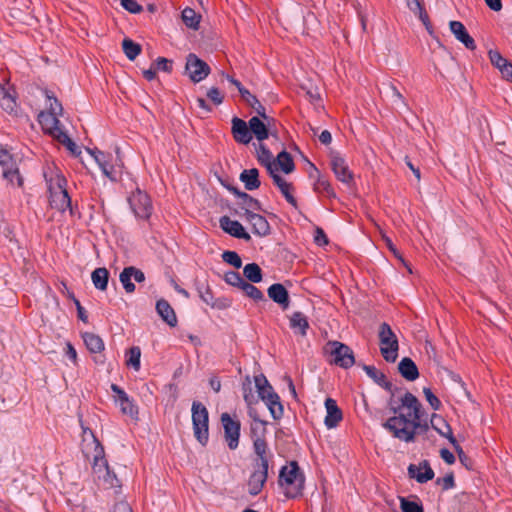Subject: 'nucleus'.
<instances>
[{
	"instance_id": "2f4dec72",
	"label": "nucleus",
	"mask_w": 512,
	"mask_h": 512,
	"mask_svg": "<svg viewBox=\"0 0 512 512\" xmlns=\"http://www.w3.org/2000/svg\"><path fill=\"white\" fill-rule=\"evenodd\" d=\"M257 160L262 166L266 168L268 174H272L274 171H278V167L273 161L271 151L266 147V145L262 143L259 144L257 149Z\"/></svg>"
},
{
	"instance_id": "603ef678",
	"label": "nucleus",
	"mask_w": 512,
	"mask_h": 512,
	"mask_svg": "<svg viewBox=\"0 0 512 512\" xmlns=\"http://www.w3.org/2000/svg\"><path fill=\"white\" fill-rule=\"evenodd\" d=\"M43 95L49 101V108L47 112H52V109L55 111V116L59 117L62 115L63 107L59 100L55 97L54 93L48 89L42 90Z\"/></svg>"
},
{
	"instance_id": "e2e57ef3",
	"label": "nucleus",
	"mask_w": 512,
	"mask_h": 512,
	"mask_svg": "<svg viewBox=\"0 0 512 512\" xmlns=\"http://www.w3.org/2000/svg\"><path fill=\"white\" fill-rule=\"evenodd\" d=\"M155 69L170 73L173 69V61L165 57H158L155 61Z\"/></svg>"
},
{
	"instance_id": "a211bd4d",
	"label": "nucleus",
	"mask_w": 512,
	"mask_h": 512,
	"mask_svg": "<svg viewBox=\"0 0 512 512\" xmlns=\"http://www.w3.org/2000/svg\"><path fill=\"white\" fill-rule=\"evenodd\" d=\"M400 401L402 406L411 410V412L406 415L409 418V422H417L424 419V411L422 405L416 396L406 391L400 398Z\"/></svg>"
},
{
	"instance_id": "a19ab883",
	"label": "nucleus",
	"mask_w": 512,
	"mask_h": 512,
	"mask_svg": "<svg viewBox=\"0 0 512 512\" xmlns=\"http://www.w3.org/2000/svg\"><path fill=\"white\" fill-rule=\"evenodd\" d=\"M209 422L206 421H192L194 436L197 441L205 446L209 440Z\"/></svg>"
},
{
	"instance_id": "f704fd0d",
	"label": "nucleus",
	"mask_w": 512,
	"mask_h": 512,
	"mask_svg": "<svg viewBox=\"0 0 512 512\" xmlns=\"http://www.w3.org/2000/svg\"><path fill=\"white\" fill-rule=\"evenodd\" d=\"M263 402L266 404L274 420H280L283 417L284 409L277 393L268 395Z\"/></svg>"
},
{
	"instance_id": "473e14b6",
	"label": "nucleus",
	"mask_w": 512,
	"mask_h": 512,
	"mask_svg": "<svg viewBox=\"0 0 512 512\" xmlns=\"http://www.w3.org/2000/svg\"><path fill=\"white\" fill-rule=\"evenodd\" d=\"M263 120L264 119H262L260 116H253L249 120L251 134L254 135L260 142L268 139L269 137V129Z\"/></svg>"
},
{
	"instance_id": "3c124183",
	"label": "nucleus",
	"mask_w": 512,
	"mask_h": 512,
	"mask_svg": "<svg viewBox=\"0 0 512 512\" xmlns=\"http://www.w3.org/2000/svg\"><path fill=\"white\" fill-rule=\"evenodd\" d=\"M192 421H206L209 422V413L207 408L199 401L192 403Z\"/></svg>"
},
{
	"instance_id": "393cba45",
	"label": "nucleus",
	"mask_w": 512,
	"mask_h": 512,
	"mask_svg": "<svg viewBox=\"0 0 512 512\" xmlns=\"http://www.w3.org/2000/svg\"><path fill=\"white\" fill-rule=\"evenodd\" d=\"M246 221L251 225L253 234L259 237L268 236L271 232V227L267 219L258 214H249V216L245 217Z\"/></svg>"
},
{
	"instance_id": "0e129e2a",
	"label": "nucleus",
	"mask_w": 512,
	"mask_h": 512,
	"mask_svg": "<svg viewBox=\"0 0 512 512\" xmlns=\"http://www.w3.org/2000/svg\"><path fill=\"white\" fill-rule=\"evenodd\" d=\"M436 483L438 485H441L442 486V489L444 491H447V490H450L452 488H454L455 486V480H454V475L453 473H449V474H446L444 477L442 478H438L436 480Z\"/></svg>"
},
{
	"instance_id": "20e7f679",
	"label": "nucleus",
	"mask_w": 512,
	"mask_h": 512,
	"mask_svg": "<svg viewBox=\"0 0 512 512\" xmlns=\"http://www.w3.org/2000/svg\"><path fill=\"white\" fill-rule=\"evenodd\" d=\"M378 337L380 341V352L389 363H394L398 357L399 342L396 334L387 322L379 326Z\"/></svg>"
},
{
	"instance_id": "79ce46f5",
	"label": "nucleus",
	"mask_w": 512,
	"mask_h": 512,
	"mask_svg": "<svg viewBox=\"0 0 512 512\" xmlns=\"http://www.w3.org/2000/svg\"><path fill=\"white\" fill-rule=\"evenodd\" d=\"M314 191L328 198H336V193L329 180L320 174L313 184Z\"/></svg>"
},
{
	"instance_id": "8fccbe9b",
	"label": "nucleus",
	"mask_w": 512,
	"mask_h": 512,
	"mask_svg": "<svg viewBox=\"0 0 512 512\" xmlns=\"http://www.w3.org/2000/svg\"><path fill=\"white\" fill-rule=\"evenodd\" d=\"M56 139L62 143L73 156H80V147L69 137L65 131L59 132V135L56 137Z\"/></svg>"
},
{
	"instance_id": "a18cd8bd",
	"label": "nucleus",
	"mask_w": 512,
	"mask_h": 512,
	"mask_svg": "<svg viewBox=\"0 0 512 512\" xmlns=\"http://www.w3.org/2000/svg\"><path fill=\"white\" fill-rule=\"evenodd\" d=\"M241 389L246 405H255L258 403V398L253 392L252 381L249 376H246L243 380Z\"/></svg>"
},
{
	"instance_id": "58836bf2",
	"label": "nucleus",
	"mask_w": 512,
	"mask_h": 512,
	"mask_svg": "<svg viewBox=\"0 0 512 512\" xmlns=\"http://www.w3.org/2000/svg\"><path fill=\"white\" fill-rule=\"evenodd\" d=\"M91 279L96 289L105 291L108 286L109 271L105 267L96 268L91 274Z\"/></svg>"
},
{
	"instance_id": "6ab92c4d",
	"label": "nucleus",
	"mask_w": 512,
	"mask_h": 512,
	"mask_svg": "<svg viewBox=\"0 0 512 512\" xmlns=\"http://www.w3.org/2000/svg\"><path fill=\"white\" fill-rule=\"evenodd\" d=\"M220 228L227 234L245 241H249L251 236L245 231L243 225L237 221L232 220L228 216H222L219 219Z\"/></svg>"
},
{
	"instance_id": "f8f14e48",
	"label": "nucleus",
	"mask_w": 512,
	"mask_h": 512,
	"mask_svg": "<svg viewBox=\"0 0 512 512\" xmlns=\"http://www.w3.org/2000/svg\"><path fill=\"white\" fill-rule=\"evenodd\" d=\"M431 427L442 437L446 438L461 457L463 453L462 447L453 435L452 428L449 423L440 415L433 413L430 419Z\"/></svg>"
},
{
	"instance_id": "5fc2aeb1",
	"label": "nucleus",
	"mask_w": 512,
	"mask_h": 512,
	"mask_svg": "<svg viewBox=\"0 0 512 512\" xmlns=\"http://www.w3.org/2000/svg\"><path fill=\"white\" fill-rule=\"evenodd\" d=\"M140 358H141V350L138 346H133L129 349L127 353L126 363L128 366H131L135 371L140 370Z\"/></svg>"
},
{
	"instance_id": "412c9836",
	"label": "nucleus",
	"mask_w": 512,
	"mask_h": 512,
	"mask_svg": "<svg viewBox=\"0 0 512 512\" xmlns=\"http://www.w3.org/2000/svg\"><path fill=\"white\" fill-rule=\"evenodd\" d=\"M268 297L278 304L282 310H287L290 306V296L288 290L281 283H274L267 290Z\"/></svg>"
},
{
	"instance_id": "37998d69",
	"label": "nucleus",
	"mask_w": 512,
	"mask_h": 512,
	"mask_svg": "<svg viewBox=\"0 0 512 512\" xmlns=\"http://www.w3.org/2000/svg\"><path fill=\"white\" fill-rule=\"evenodd\" d=\"M181 18L188 28L198 30L201 16L194 9L186 7L181 13Z\"/></svg>"
},
{
	"instance_id": "09e8293b",
	"label": "nucleus",
	"mask_w": 512,
	"mask_h": 512,
	"mask_svg": "<svg viewBox=\"0 0 512 512\" xmlns=\"http://www.w3.org/2000/svg\"><path fill=\"white\" fill-rule=\"evenodd\" d=\"M400 509L402 512H424L423 505L418 498L410 500L406 497H399Z\"/></svg>"
},
{
	"instance_id": "774afa93",
	"label": "nucleus",
	"mask_w": 512,
	"mask_h": 512,
	"mask_svg": "<svg viewBox=\"0 0 512 512\" xmlns=\"http://www.w3.org/2000/svg\"><path fill=\"white\" fill-rule=\"evenodd\" d=\"M99 168L107 178H109L112 181H116L115 170L114 166L111 164V161H109L106 164L100 165Z\"/></svg>"
},
{
	"instance_id": "7ed1b4c3",
	"label": "nucleus",
	"mask_w": 512,
	"mask_h": 512,
	"mask_svg": "<svg viewBox=\"0 0 512 512\" xmlns=\"http://www.w3.org/2000/svg\"><path fill=\"white\" fill-rule=\"evenodd\" d=\"M279 484L288 486L286 497L294 499L303 494L305 487V475L296 461H291L289 466H283L279 473Z\"/></svg>"
},
{
	"instance_id": "9d476101",
	"label": "nucleus",
	"mask_w": 512,
	"mask_h": 512,
	"mask_svg": "<svg viewBox=\"0 0 512 512\" xmlns=\"http://www.w3.org/2000/svg\"><path fill=\"white\" fill-rule=\"evenodd\" d=\"M128 201L132 211L134 212L137 218L144 220L150 218L153 206L150 197L145 192H142L140 189H137L128 198Z\"/></svg>"
},
{
	"instance_id": "f03ea898",
	"label": "nucleus",
	"mask_w": 512,
	"mask_h": 512,
	"mask_svg": "<svg viewBox=\"0 0 512 512\" xmlns=\"http://www.w3.org/2000/svg\"><path fill=\"white\" fill-rule=\"evenodd\" d=\"M81 427L83 430V435L89 434L92 438V443L94 445V453H93V471L98 475V478L103 479L105 483L109 485V487H117L120 486V481L117 478L116 474L111 471L108 461L105 458L104 447L99 442V440L94 435L93 431L88 427H84L81 422Z\"/></svg>"
},
{
	"instance_id": "680f3d73",
	"label": "nucleus",
	"mask_w": 512,
	"mask_h": 512,
	"mask_svg": "<svg viewBox=\"0 0 512 512\" xmlns=\"http://www.w3.org/2000/svg\"><path fill=\"white\" fill-rule=\"evenodd\" d=\"M423 393L426 398V401L429 403V405L434 411H437L441 408V401L429 387H424Z\"/></svg>"
},
{
	"instance_id": "0eeeda50",
	"label": "nucleus",
	"mask_w": 512,
	"mask_h": 512,
	"mask_svg": "<svg viewBox=\"0 0 512 512\" xmlns=\"http://www.w3.org/2000/svg\"><path fill=\"white\" fill-rule=\"evenodd\" d=\"M267 424V421H257L250 424V438L253 442V451L257 457L268 456Z\"/></svg>"
},
{
	"instance_id": "ddd939ff",
	"label": "nucleus",
	"mask_w": 512,
	"mask_h": 512,
	"mask_svg": "<svg viewBox=\"0 0 512 512\" xmlns=\"http://www.w3.org/2000/svg\"><path fill=\"white\" fill-rule=\"evenodd\" d=\"M331 168L332 171L335 174V177L342 182L343 184H346L347 186H350L354 181V176L352 171L349 169L348 164L346 163V160L338 153H334L331 155Z\"/></svg>"
},
{
	"instance_id": "c03bdc74",
	"label": "nucleus",
	"mask_w": 512,
	"mask_h": 512,
	"mask_svg": "<svg viewBox=\"0 0 512 512\" xmlns=\"http://www.w3.org/2000/svg\"><path fill=\"white\" fill-rule=\"evenodd\" d=\"M277 167L280 168L285 174H290L295 169V164L290 153L286 150H282L277 155Z\"/></svg>"
},
{
	"instance_id": "c9c22d12",
	"label": "nucleus",
	"mask_w": 512,
	"mask_h": 512,
	"mask_svg": "<svg viewBox=\"0 0 512 512\" xmlns=\"http://www.w3.org/2000/svg\"><path fill=\"white\" fill-rule=\"evenodd\" d=\"M254 382L258 400L264 401L268 395L276 393L264 374L254 376Z\"/></svg>"
},
{
	"instance_id": "f3484780",
	"label": "nucleus",
	"mask_w": 512,
	"mask_h": 512,
	"mask_svg": "<svg viewBox=\"0 0 512 512\" xmlns=\"http://www.w3.org/2000/svg\"><path fill=\"white\" fill-rule=\"evenodd\" d=\"M38 122L42 126L44 132L54 138L59 135V132H63L61 122L59 117L55 116L54 109H52V112L40 111L38 114Z\"/></svg>"
},
{
	"instance_id": "69168bd1",
	"label": "nucleus",
	"mask_w": 512,
	"mask_h": 512,
	"mask_svg": "<svg viewBox=\"0 0 512 512\" xmlns=\"http://www.w3.org/2000/svg\"><path fill=\"white\" fill-rule=\"evenodd\" d=\"M121 6L132 14L140 13L143 9L136 0H121Z\"/></svg>"
},
{
	"instance_id": "052dcab7",
	"label": "nucleus",
	"mask_w": 512,
	"mask_h": 512,
	"mask_svg": "<svg viewBox=\"0 0 512 512\" xmlns=\"http://www.w3.org/2000/svg\"><path fill=\"white\" fill-rule=\"evenodd\" d=\"M222 259L224 262L232 265L236 269H239L242 266V260L239 254L235 251H224L222 254Z\"/></svg>"
},
{
	"instance_id": "338daca9",
	"label": "nucleus",
	"mask_w": 512,
	"mask_h": 512,
	"mask_svg": "<svg viewBox=\"0 0 512 512\" xmlns=\"http://www.w3.org/2000/svg\"><path fill=\"white\" fill-rule=\"evenodd\" d=\"M207 97L215 104L220 105L223 103L224 96L217 87H211L207 91Z\"/></svg>"
},
{
	"instance_id": "dca6fc26",
	"label": "nucleus",
	"mask_w": 512,
	"mask_h": 512,
	"mask_svg": "<svg viewBox=\"0 0 512 512\" xmlns=\"http://www.w3.org/2000/svg\"><path fill=\"white\" fill-rule=\"evenodd\" d=\"M407 473L410 479H415L420 484L427 483L435 476L428 460H423L418 465L409 464Z\"/></svg>"
},
{
	"instance_id": "b1692460",
	"label": "nucleus",
	"mask_w": 512,
	"mask_h": 512,
	"mask_svg": "<svg viewBox=\"0 0 512 512\" xmlns=\"http://www.w3.org/2000/svg\"><path fill=\"white\" fill-rule=\"evenodd\" d=\"M270 177L273 180V183L277 186V188L280 190L283 197L286 199V201L293 206L294 208H297V200L292 194L293 185L290 182H287L279 173L278 171H274L272 174H269Z\"/></svg>"
},
{
	"instance_id": "cd10ccee",
	"label": "nucleus",
	"mask_w": 512,
	"mask_h": 512,
	"mask_svg": "<svg viewBox=\"0 0 512 512\" xmlns=\"http://www.w3.org/2000/svg\"><path fill=\"white\" fill-rule=\"evenodd\" d=\"M0 106L6 112H13L17 106L15 90L8 84L0 85Z\"/></svg>"
},
{
	"instance_id": "c756f323",
	"label": "nucleus",
	"mask_w": 512,
	"mask_h": 512,
	"mask_svg": "<svg viewBox=\"0 0 512 512\" xmlns=\"http://www.w3.org/2000/svg\"><path fill=\"white\" fill-rule=\"evenodd\" d=\"M398 371L407 381H415L419 377L418 367L409 357H404L401 359L398 364Z\"/></svg>"
},
{
	"instance_id": "6e6d98bb",
	"label": "nucleus",
	"mask_w": 512,
	"mask_h": 512,
	"mask_svg": "<svg viewBox=\"0 0 512 512\" xmlns=\"http://www.w3.org/2000/svg\"><path fill=\"white\" fill-rule=\"evenodd\" d=\"M394 389L395 390H390L388 391L390 393V398L388 399V407L390 409V411L394 414L393 416H398L400 413V410L401 408L403 407L402 406V403L400 402V404L396 401L395 397L396 395L402 391V388L401 387H397L394 385Z\"/></svg>"
},
{
	"instance_id": "864d4df0",
	"label": "nucleus",
	"mask_w": 512,
	"mask_h": 512,
	"mask_svg": "<svg viewBox=\"0 0 512 512\" xmlns=\"http://www.w3.org/2000/svg\"><path fill=\"white\" fill-rule=\"evenodd\" d=\"M132 274L129 266L125 267L119 275V280L126 293L131 294L135 291V284L132 282Z\"/></svg>"
},
{
	"instance_id": "c85d7f7f",
	"label": "nucleus",
	"mask_w": 512,
	"mask_h": 512,
	"mask_svg": "<svg viewBox=\"0 0 512 512\" xmlns=\"http://www.w3.org/2000/svg\"><path fill=\"white\" fill-rule=\"evenodd\" d=\"M363 370L369 378H371L378 386L382 387L386 391L395 390L394 385L387 380L385 374L379 371L373 365H363Z\"/></svg>"
},
{
	"instance_id": "423d86ee",
	"label": "nucleus",
	"mask_w": 512,
	"mask_h": 512,
	"mask_svg": "<svg viewBox=\"0 0 512 512\" xmlns=\"http://www.w3.org/2000/svg\"><path fill=\"white\" fill-rule=\"evenodd\" d=\"M268 467L269 457H258L254 465V471L248 479V492L250 495L256 496L262 491L268 478Z\"/></svg>"
},
{
	"instance_id": "4c0bfd02",
	"label": "nucleus",
	"mask_w": 512,
	"mask_h": 512,
	"mask_svg": "<svg viewBox=\"0 0 512 512\" xmlns=\"http://www.w3.org/2000/svg\"><path fill=\"white\" fill-rule=\"evenodd\" d=\"M197 292L200 299L212 308L223 309L225 305L215 301L211 288L204 283L197 284Z\"/></svg>"
},
{
	"instance_id": "39448f33",
	"label": "nucleus",
	"mask_w": 512,
	"mask_h": 512,
	"mask_svg": "<svg viewBox=\"0 0 512 512\" xmlns=\"http://www.w3.org/2000/svg\"><path fill=\"white\" fill-rule=\"evenodd\" d=\"M325 353L329 355L330 363L343 369L351 368L355 364L353 350L339 341H329L325 347Z\"/></svg>"
},
{
	"instance_id": "49530a36",
	"label": "nucleus",
	"mask_w": 512,
	"mask_h": 512,
	"mask_svg": "<svg viewBox=\"0 0 512 512\" xmlns=\"http://www.w3.org/2000/svg\"><path fill=\"white\" fill-rule=\"evenodd\" d=\"M122 49L125 54V56L130 60L133 61L136 59V57L141 53V46L140 44L134 42L133 40L129 38H125L122 41Z\"/></svg>"
},
{
	"instance_id": "bb28decb",
	"label": "nucleus",
	"mask_w": 512,
	"mask_h": 512,
	"mask_svg": "<svg viewBox=\"0 0 512 512\" xmlns=\"http://www.w3.org/2000/svg\"><path fill=\"white\" fill-rule=\"evenodd\" d=\"M156 312L170 327L177 326L178 320L176 313L167 300L159 299L156 302Z\"/></svg>"
},
{
	"instance_id": "aec40b11",
	"label": "nucleus",
	"mask_w": 512,
	"mask_h": 512,
	"mask_svg": "<svg viewBox=\"0 0 512 512\" xmlns=\"http://www.w3.org/2000/svg\"><path fill=\"white\" fill-rule=\"evenodd\" d=\"M449 27L455 38L467 49L474 51L477 48L474 39L470 36L462 22L456 20L450 21Z\"/></svg>"
},
{
	"instance_id": "f257e3e1",
	"label": "nucleus",
	"mask_w": 512,
	"mask_h": 512,
	"mask_svg": "<svg viewBox=\"0 0 512 512\" xmlns=\"http://www.w3.org/2000/svg\"><path fill=\"white\" fill-rule=\"evenodd\" d=\"M382 426L394 438L405 443L414 442L416 435H423L424 439L430 440L428 432L431 425L426 419L409 422V418L405 414H399L388 418Z\"/></svg>"
},
{
	"instance_id": "a878e982",
	"label": "nucleus",
	"mask_w": 512,
	"mask_h": 512,
	"mask_svg": "<svg viewBox=\"0 0 512 512\" xmlns=\"http://www.w3.org/2000/svg\"><path fill=\"white\" fill-rule=\"evenodd\" d=\"M66 180L64 178L58 179V186L60 188L59 193H55L52 196V207L64 213L67 211V208L70 207L71 197L69 196L68 191L65 189Z\"/></svg>"
},
{
	"instance_id": "13d9d810",
	"label": "nucleus",
	"mask_w": 512,
	"mask_h": 512,
	"mask_svg": "<svg viewBox=\"0 0 512 512\" xmlns=\"http://www.w3.org/2000/svg\"><path fill=\"white\" fill-rule=\"evenodd\" d=\"M224 280L227 284L231 286H235L238 288H242L245 284L244 278L241 276V274L237 271H228L225 273Z\"/></svg>"
},
{
	"instance_id": "4d7b16f0",
	"label": "nucleus",
	"mask_w": 512,
	"mask_h": 512,
	"mask_svg": "<svg viewBox=\"0 0 512 512\" xmlns=\"http://www.w3.org/2000/svg\"><path fill=\"white\" fill-rule=\"evenodd\" d=\"M241 289L244 291V293L248 297H250L251 299H253L256 302L265 300V297H264V294L262 293V291L247 281L245 282V284L243 285V287Z\"/></svg>"
},
{
	"instance_id": "ea45409f",
	"label": "nucleus",
	"mask_w": 512,
	"mask_h": 512,
	"mask_svg": "<svg viewBox=\"0 0 512 512\" xmlns=\"http://www.w3.org/2000/svg\"><path fill=\"white\" fill-rule=\"evenodd\" d=\"M241 98L249 105L254 111L260 116L262 119L269 120V117L266 114L265 107L260 103L258 98L253 95L249 90H246L241 95Z\"/></svg>"
},
{
	"instance_id": "e433bc0d",
	"label": "nucleus",
	"mask_w": 512,
	"mask_h": 512,
	"mask_svg": "<svg viewBox=\"0 0 512 512\" xmlns=\"http://www.w3.org/2000/svg\"><path fill=\"white\" fill-rule=\"evenodd\" d=\"M82 339L91 353H100L105 348L102 338L97 334L84 332L82 333Z\"/></svg>"
},
{
	"instance_id": "6e6552de",
	"label": "nucleus",
	"mask_w": 512,
	"mask_h": 512,
	"mask_svg": "<svg viewBox=\"0 0 512 512\" xmlns=\"http://www.w3.org/2000/svg\"><path fill=\"white\" fill-rule=\"evenodd\" d=\"M0 166L2 167V175L10 184H16L18 187L23 185V178L19 173V168L15 158L5 149H0Z\"/></svg>"
},
{
	"instance_id": "7c9ffc66",
	"label": "nucleus",
	"mask_w": 512,
	"mask_h": 512,
	"mask_svg": "<svg viewBox=\"0 0 512 512\" xmlns=\"http://www.w3.org/2000/svg\"><path fill=\"white\" fill-rule=\"evenodd\" d=\"M240 181L248 191L256 190L260 187L259 170L257 168L244 169L239 176Z\"/></svg>"
},
{
	"instance_id": "1a4fd4ad",
	"label": "nucleus",
	"mask_w": 512,
	"mask_h": 512,
	"mask_svg": "<svg viewBox=\"0 0 512 512\" xmlns=\"http://www.w3.org/2000/svg\"><path fill=\"white\" fill-rule=\"evenodd\" d=\"M185 70L194 83L201 82L211 72L210 66L194 53H189L186 57Z\"/></svg>"
},
{
	"instance_id": "4be33fe9",
	"label": "nucleus",
	"mask_w": 512,
	"mask_h": 512,
	"mask_svg": "<svg viewBox=\"0 0 512 512\" xmlns=\"http://www.w3.org/2000/svg\"><path fill=\"white\" fill-rule=\"evenodd\" d=\"M232 134L235 141L241 144H248L252 140L249 123L236 116L232 119Z\"/></svg>"
},
{
	"instance_id": "2eb2a0df",
	"label": "nucleus",
	"mask_w": 512,
	"mask_h": 512,
	"mask_svg": "<svg viewBox=\"0 0 512 512\" xmlns=\"http://www.w3.org/2000/svg\"><path fill=\"white\" fill-rule=\"evenodd\" d=\"M229 190L238 198V205L244 210V216L247 217L249 214H254L255 211H262V205L260 201L250 194L239 190L236 187H230Z\"/></svg>"
},
{
	"instance_id": "bf43d9fd",
	"label": "nucleus",
	"mask_w": 512,
	"mask_h": 512,
	"mask_svg": "<svg viewBox=\"0 0 512 512\" xmlns=\"http://www.w3.org/2000/svg\"><path fill=\"white\" fill-rule=\"evenodd\" d=\"M488 57L491 64L499 71L508 63L509 60L504 58L497 50H489Z\"/></svg>"
},
{
	"instance_id": "de8ad7c7",
	"label": "nucleus",
	"mask_w": 512,
	"mask_h": 512,
	"mask_svg": "<svg viewBox=\"0 0 512 512\" xmlns=\"http://www.w3.org/2000/svg\"><path fill=\"white\" fill-rule=\"evenodd\" d=\"M244 276L252 283H259L262 281V270L256 263H248L243 270Z\"/></svg>"
},
{
	"instance_id": "9b49d317",
	"label": "nucleus",
	"mask_w": 512,
	"mask_h": 512,
	"mask_svg": "<svg viewBox=\"0 0 512 512\" xmlns=\"http://www.w3.org/2000/svg\"><path fill=\"white\" fill-rule=\"evenodd\" d=\"M221 423L224 429V437L230 450L237 449L239 445L241 423L233 419L228 413L221 414Z\"/></svg>"
},
{
	"instance_id": "72a5a7b5",
	"label": "nucleus",
	"mask_w": 512,
	"mask_h": 512,
	"mask_svg": "<svg viewBox=\"0 0 512 512\" xmlns=\"http://www.w3.org/2000/svg\"><path fill=\"white\" fill-rule=\"evenodd\" d=\"M290 328L301 336H306L309 329L307 317L300 311L294 312L290 317Z\"/></svg>"
},
{
	"instance_id": "4468645a",
	"label": "nucleus",
	"mask_w": 512,
	"mask_h": 512,
	"mask_svg": "<svg viewBox=\"0 0 512 512\" xmlns=\"http://www.w3.org/2000/svg\"><path fill=\"white\" fill-rule=\"evenodd\" d=\"M111 390L116 395L115 402L119 405L121 412L131 418H137L138 407L128 394L117 384H112Z\"/></svg>"
},
{
	"instance_id": "5701e85b",
	"label": "nucleus",
	"mask_w": 512,
	"mask_h": 512,
	"mask_svg": "<svg viewBox=\"0 0 512 512\" xmlns=\"http://www.w3.org/2000/svg\"><path fill=\"white\" fill-rule=\"evenodd\" d=\"M324 405L327 412L324 424L328 429L335 428L343 418L342 411L337 402L330 397L326 398Z\"/></svg>"
}]
</instances>
